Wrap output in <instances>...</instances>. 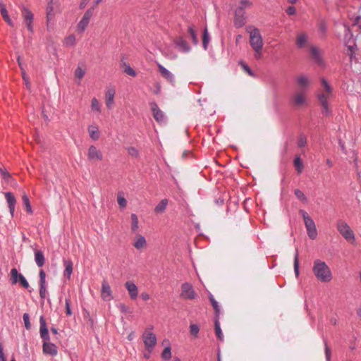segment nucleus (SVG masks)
<instances>
[{
  "instance_id": "obj_55",
  "label": "nucleus",
  "mask_w": 361,
  "mask_h": 361,
  "mask_svg": "<svg viewBox=\"0 0 361 361\" xmlns=\"http://www.w3.org/2000/svg\"><path fill=\"white\" fill-rule=\"evenodd\" d=\"M71 301L69 298H66V314L68 316L72 315V311L71 310Z\"/></svg>"
},
{
  "instance_id": "obj_58",
  "label": "nucleus",
  "mask_w": 361,
  "mask_h": 361,
  "mask_svg": "<svg viewBox=\"0 0 361 361\" xmlns=\"http://www.w3.org/2000/svg\"><path fill=\"white\" fill-rule=\"evenodd\" d=\"M53 8L51 6H49L47 8V18L48 20H51L54 17V13H52Z\"/></svg>"
},
{
  "instance_id": "obj_6",
  "label": "nucleus",
  "mask_w": 361,
  "mask_h": 361,
  "mask_svg": "<svg viewBox=\"0 0 361 361\" xmlns=\"http://www.w3.org/2000/svg\"><path fill=\"white\" fill-rule=\"evenodd\" d=\"M142 338L145 348L150 353L157 344V337L155 334L150 331L146 330L143 333Z\"/></svg>"
},
{
  "instance_id": "obj_23",
  "label": "nucleus",
  "mask_w": 361,
  "mask_h": 361,
  "mask_svg": "<svg viewBox=\"0 0 361 361\" xmlns=\"http://www.w3.org/2000/svg\"><path fill=\"white\" fill-rule=\"evenodd\" d=\"M43 352L45 354H49L52 356L57 354V348L54 343H49V341H44L43 343Z\"/></svg>"
},
{
  "instance_id": "obj_53",
  "label": "nucleus",
  "mask_w": 361,
  "mask_h": 361,
  "mask_svg": "<svg viewBox=\"0 0 361 361\" xmlns=\"http://www.w3.org/2000/svg\"><path fill=\"white\" fill-rule=\"evenodd\" d=\"M39 284H46V274L43 269H41L39 273Z\"/></svg>"
},
{
  "instance_id": "obj_20",
  "label": "nucleus",
  "mask_w": 361,
  "mask_h": 361,
  "mask_svg": "<svg viewBox=\"0 0 361 361\" xmlns=\"http://www.w3.org/2000/svg\"><path fill=\"white\" fill-rule=\"evenodd\" d=\"M102 298L104 300H110L112 298L110 286L106 280L102 283Z\"/></svg>"
},
{
  "instance_id": "obj_31",
  "label": "nucleus",
  "mask_w": 361,
  "mask_h": 361,
  "mask_svg": "<svg viewBox=\"0 0 361 361\" xmlns=\"http://www.w3.org/2000/svg\"><path fill=\"white\" fill-rule=\"evenodd\" d=\"M130 217H131V220H132L131 231L133 233H136L139 229L138 218H137V215L135 214H132Z\"/></svg>"
},
{
  "instance_id": "obj_16",
  "label": "nucleus",
  "mask_w": 361,
  "mask_h": 361,
  "mask_svg": "<svg viewBox=\"0 0 361 361\" xmlns=\"http://www.w3.org/2000/svg\"><path fill=\"white\" fill-rule=\"evenodd\" d=\"M245 12L241 8H237L235 11L234 24L236 27H241L245 25Z\"/></svg>"
},
{
  "instance_id": "obj_3",
  "label": "nucleus",
  "mask_w": 361,
  "mask_h": 361,
  "mask_svg": "<svg viewBox=\"0 0 361 361\" xmlns=\"http://www.w3.org/2000/svg\"><path fill=\"white\" fill-rule=\"evenodd\" d=\"M250 44L254 50L255 58L261 59L264 42L259 29L253 28L250 31Z\"/></svg>"
},
{
  "instance_id": "obj_64",
  "label": "nucleus",
  "mask_w": 361,
  "mask_h": 361,
  "mask_svg": "<svg viewBox=\"0 0 361 361\" xmlns=\"http://www.w3.org/2000/svg\"><path fill=\"white\" fill-rule=\"evenodd\" d=\"M3 18L10 26H13V23L8 15L4 16Z\"/></svg>"
},
{
  "instance_id": "obj_18",
  "label": "nucleus",
  "mask_w": 361,
  "mask_h": 361,
  "mask_svg": "<svg viewBox=\"0 0 361 361\" xmlns=\"http://www.w3.org/2000/svg\"><path fill=\"white\" fill-rule=\"evenodd\" d=\"M157 66L161 76L167 80L170 83L173 85L175 82V78L173 74L159 63H158Z\"/></svg>"
},
{
  "instance_id": "obj_7",
  "label": "nucleus",
  "mask_w": 361,
  "mask_h": 361,
  "mask_svg": "<svg viewBox=\"0 0 361 361\" xmlns=\"http://www.w3.org/2000/svg\"><path fill=\"white\" fill-rule=\"evenodd\" d=\"M291 102L295 107H301L306 105L307 92L295 90L292 95Z\"/></svg>"
},
{
  "instance_id": "obj_49",
  "label": "nucleus",
  "mask_w": 361,
  "mask_h": 361,
  "mask_svg": "<svg viewBox=\"0 0 361 361\" xmlns=\"http://www.w3.org/2000/svg\"><path fill=\"white\" fill-rule=\"evenodd\" d=\"M307 144V138L305 135H301L299 137L298 141V145L299 147H303Z\"/></svg>"
},
{
  "instance_id": "obj_26",
  "label": "nucleus",
  "mask_w": 361,
  "mask_h": 361,
  "mask_svg": "<svg viewBox=\"0 0 361 361\" xmlns=\"http://www.w3.org/2000/svg\"><path fill=\"white\" fill-rule=\"evenodd\" d=\"M35 260L37 265L39 267H41L44 265L45 259H44V254L41 250H35Z\"/></svg>"
},
{
  "instance_id": "obj_22",
  "label": "nucleus",
  "mask_w": 361,
  "mask_h": 361,
  "mask_svg": "<svg viewBox=\"0 0 361 361\" xmlns=\"http://www.w3.org/2000/svg\"><path fill=\"white\" fill-rule=\"evenodd\" d=\"M175 44L179 51L188 53L190 51L191 48L188 44V42L183 38V37H178L176 39Z\"/></svg>"
},
{
  "instance_id": "obj_2",
  "label": "nucleus",
  "mask_w": 361,
  "mask_h": 361,
  "mask_svg": "<svg viewBox=\"0 0 361 361\" xmlns=\"http://www.w3.org/2000/svg\"><path fill=\"white\" fill-rule=\"evenodd\" d=\"M312 272L316 279L323 283L331 281L333 276L329 267L321 259H315L312 267Z\"/></svg>"
},
{
  "instance_id": "obj_24",
  "label": "nucleus",
  "mask_w": 361,
  "mask_h": 361,
  "mask_svg": "<svg viewBox=\"0 0 361 361\" xmlns=\"http://www.w3.org/2000/svg\"><path fill=\"white\" fill-rule=\"evenodd\" d=\"M115 95V90L114 89H109L106 92V105L108 109H111L114 104V99Z\"/></svg>"
},
{
  "instance_id": "obj_46",
  "label": "nucleus",
  "mask_w": 361,
  "mask_h": 361,
  "mask_svg": "<svg viewBox=\"0 0 361 361\" xmlns=\"http://www.w3.org/2000/svg\"><path fill=\"white\" fill-rule=\"evenodd\" d=\"M199 331H200V329H199V326L197 324H190V334L192 336H197V335L199 333Z\"/></svg>"
},
{
  "instance_id": "obj_34",
  "label": "nucleus",
  "mask_w": 361,
  "mask_h": 361,
  "mask_svg": "<svg viewBox=\"0 0 361 361\" xmlns=\"http://www.w3.org/2000/svg\"><path fill=\"white\" fill-rule=\"evenodd\" d=\"M294 166L298 173H302L304 165L300 157H296L294 159Z\"/></svg>"
},
{
  "instance_id": "obj_33",
  "label": "nucleus",
  "mask_w": 361,
  "mask_h": 361,
  "mask_svg": "<svg viewBox=\"0 0 361 361\" xmlns=\"http://www.w3.org/2000/svg\"><path fill=\"white\" fill-rule=\"evenodd\" d=\"M117 202L121 208H125L127 205V201L124 197L123 192H118L117 195Z\"/></svg>"
},
{
  "instance_id": "obj_13",
  "label": "nucleus",
  "mask_w": 361,
  "mask_h": 361,
  "mask_svg": "<svg viewBox=\"0 0 361 361\" xmlns=\"http://www.w3.org/2000/svg\"><path fill=\"white\" fill-rule=\"evenodd\" d=\"M150 106L154 119L160 123H164L166 117L163 111L159 109L158 105L155 102H152Z\"/></svg>"
},
{
  "instance_id": "obj_39",
  "label": "nucleus",
  "mask_w": 361,
  "mask_h": 361,
  "mask_svg": "<svg viewBox=\"0 0 361 361\" xmlns=\"http://www.w3.org/2000/svg\"><path fill=\"white\" fill-rule=\"evenodd\" d=\"M188 33L191 37V39L194 44H197L198 43V39L196 34L195 30L192 28V27L190 26L188 27Z\"/></svg>"
},
{
  "instance_id": "obj_62",
  "label": "nucleus",
  "mask_w": 361,
  "mask_h": 361,
  "mask_svg": "<svg viewBox=\"0 0 361 361\" xmlns=\"http://www.w3.org/2000/svg\"><path fill=\"white\" fill-rule=\"evenodd\" d=\"M353 25H357L360 28H361V16H357L354 23Z\"/></svg>"
},
{
  "instance_id": "obj_30",
  "label": "nucleus",
  "mask_w": 361,
  "mask_h": 361,
  "mask_svg": "<svg viewBox=\"0 0 361 361\" xmlns=\"http://www.w3.org/2000/svg\"><path fill=\"white\" fill-rule=\"evenodd\" d=\"M308 36L305 33L298 34L296 39L297 46L300 48L302 47L307 42Z\"/></svg>"
},
{
  "instance_id": "obj_43",
  "label": "nucleus",
  "mask_w": 361,
  "mask_h": 361,
  "mask_svg": "<svg viewBox=\"0 0 361 361\" xmlns=\"http://www.w3.org/2000/svg\"><path fill=\"white\" fill-rule=\"evenodd\" d=\"M124 72L129 75L131 76H135L136 73L135 71L128 64L124 63Z\"/></svg>"
},
{
  "instance_id": "obj_25",
  "label": "nucleus",
  "mask_w": 361,
  "mask_h": 361,
  "mask_svg": "<svg viewBox=\"0 0 361 361\" xmlns=\"http://www.w3.org/2000/svg\"><path fill=\"white\" fill-rule=\"evenodd\" d=\"M310 52H311L312 56L314 61H315V63H317L319 66H322L323 61L320 56L319 49L315 47H311Z\"/></svg>"
},
{
  "instance_id": "obj_48",
  "label": "nucleus",
  "mask_w": 361,
  "mask_h": 361,
  "mask_svg": "<svg viewBox=\"0 0 361 361\" xmlns=\"http://www.w3.org/2000/svg\"><path fill=\"white\" fill-rule=\"evenodd\" d=\"M209 299H210V302L216 312V314H218L219 313V306L218 305V302L215 300V299L214 298V297L212 295H211L209 297Z\"/></svg>"
},
{
  "instance_id": "obj_56",
  "label": "nucleus",
  "mask_w": 361,
  "mask_h": 361,
  "mask_svg": "<svg viewBox=\"0 0 361 361\" xmlns=\"http://www.w3.org/2000/svg\"><path fill=\"white\" fill-rule=\"evenodd\" d=\"M128 153L131 157H136L138 155V151L133 147H130L127 149Z\"/></svg>"
},
{
  "instance_id": "obj_45",
  "label": "nucleus",
  "mask_w": 361,
  "mask_h": 361,
  "mask_svg": "<svg viewBox=\"0 0 361 361\" xmlns=\"http://www.w3.org/2000/svg\"><path fill=\"white\" fill-rule=\"evenodd\" d=\"M252 6V2L248 0H242L240 2V5L238 8H241L244 11L246 8H249Z\"/></svg>"
},
{
  "instance_id": "obj_52",
  "label": "nucleus",
  "mask_w": 361,
  "mask_h": 361,
  "mask_svg": "<svg viewBox=\"0 0 361 361\" xmlns=\"http://www.w3.org/2000/svg\"><path fill=\"white\" fill-rule=\"evenodd\" d=\"M85 75V71L80 67H78L75 71V76L79 79H81Z\"/></svg>"
},
{
  "instance_id": "obj_12",
  "label": "nucleus",
  "mask_w": 361,
  "mask_h": 361,
  "mask_svg": "<svg viewBox=\"0 0 361 361\" xmlns=\"http://www.w3.org/2000/svg\"><path fill=\"white\" fill-rule=\"evenodd\" d=\"M22 16L24 20V23L27 28V30L30 32H33V26H32V20H33V14L32 12L27 8L26 7L23 6L22 8Z\"/></svg>"
},
{
  "instance_id": "obj_1",
  "label": "nucleus",
  "mask_w": 361,
  "mask_h": 361,
  "mask_svg": "<svg viewBox=\"0 0 361 361\" xmlns=\"http://www.w3.org/2000/svg\"><path fill=\"white\" fill-rule=\"evenodd\" d=\"M322 87L318 90L317 97L322 106V114L326 116L331 115V111L329 108V101L334 96L333 88L325 78L321 79Z\"/></svg>"
},
{
  "instance_id": "obj_29",
  "label": "nucleus",
  "mask_w": 361,
  "mask_h": 361,
  "mask_svg": "<svg viewBox=\"0 0 361 361\" xmlns=\"http://www.w3.org/2000/svg\"><path fill=\"white\" fill-rule=\"evenodd\" d=\"M168 200L167 199H163L154 208V212L157 213V214H162L167 205H168Z\"/></svg>"
},
{
  "instance_id": "obj_51",
  "label": "nucleus",
  "mask_w": 361,
  "mask_h": 361,
  "mask_svg": "<svg viewBox=\"0 0 361 361\" xmlns=\"http://www.w3.org/2000/svg\"><path fill=\"white\" fill-rule=\"evenodd\" d=\"M23 318L25 328L27 329H30L31 325H30V322L29 314L27 313H25L23 316Z\"/></svg>"
},
{
  "instance_id": "obj_4",
  "label": "nucleus",
  "mask_w": 361,
  "mask_h": 361,
  "mask_svg": "<svg viewBox=\"0 0 361 361\" xmlns=\"http://www.w3.org/2000/svg\"><path fill=\"white\" fill-rule=\"evenodd\" d=\"M336 228L343 238L348 243L353 244L355 236L350 226L343 220L339 219L336 223Z\"/></svg>"
},
{
  "instance_id": "obj_17",
  "label": "nucleus",
  "mask_w": 361,
  "mask_h": 361,
  "mask_svg": "<svg viewBox=\"0 0 361 361\" xmlns=\"http://www.w3.org/2000/svg\"><path fill=\"white\" fill-rule=\"evenodd\" d=\"M39 323H40L39 333H40L41 338L43 339L44 341H49L50 337L49 335V331H48V328L46 324L45 319L43 316L40 317Z\"/></svg>"
},
{
  "instance_id": "obj_35",
  "label": "nucleus",
  "mask_w": 361,
  "mask_h": 361,
  "mask_svg": "<svg viewBox=\"0 0 361 361\" xmlns=\"http://www.w3.org/2000/svg\"><path fill=\"white\" fill-rule=\"evenodd\" d=\"M23 203L27 212L29 214H32V209L31 207L30 200L25 194L23 195Z\"/></svg>"
},
{
  "instance_id": "obj_59",
  "label": "nucleus",
  "mask_w": 361,
  "mask_h": 361,
  "mask_svg": "<svg viewBox=\"0 0 361 361\" xmlns=\"http://www.w3.org/2000/svg\"><path fill=\"white\" fill-rule=\"evenodd\" d=\"M295 8L294 6H289L287 9H286V13L288 15H290V16H292L293 14L295 13Z\"/></svg>"
},
{
  "instance_id": "obj_27",
  "label": "nucleus",
  "mask_w": 361,
  "mask_h": 361,
  "mask_svg": "<svg viewBox=\"0 0 361 361\" xmlns=\"http://www.w3.org/2000/svg\"><path fill=\"white\" fill-rule=\"evenodd\" d=\"M88 133L90 134V137L93 140H98V138L99 137V129H98L97 126H93V125L90 126L88 127Z\"/></svg>"
},
{
  "instance_id": "obj_37",
  "label": "nucleus",
  "mask_w": 361,
  "mask_h": 361,
  "mask_svg": "<svg viewBox=\"0 0 361 361\" xmlns=\"http://www.w3.org/2000/svg\"><path fill=\"white\" fill-rule=\"evenodd\" d=\"M209 42V35L207 31V29L205 28L203 32L202 36V46L204 50L207 49V46Z\"/></svg>"
},
{
  "instance_id": "obj_11",
  "label": "nucleus",
  "mask_w": 361,
  "mask_h": 361,
  "mask_svg": "<svg viewBox=\"0 0 361 361\" xmlns=\"http://www.w3.org/2000/svg\"><path fill=\"white\" fill-rule=\"evenodd\" d=\"M92 15L93 8H89L85 11L82 19L80 20L77 25L78 31L80 32L85 31V30L86 29L90 23V18H92Z\"/></svg>"
},
{
  "instance_id": "obj_36",
  "label": "nucleus",
  "mask_w": 361,
  "mask_h": 361,
  "mask_svg": "<svg viewBox=\"0 0 361 361\" xmlns=\"http://www.w3.org/2000/svg\"><path fill=\"white\" fill-rule=\"evenodd\" d=\"M298 249H296L295 250V255H294V264H293V267H294V272H295V274L296 276V277H298L299 276V259H298Z\"/></svg>"
},
{
  "instance_id": "obj_44",
  "label": "nucleus",
  "mask_w": 361,
  "mask_h": 361,
  "mask_svg": "<svg viewBox=\"0 0 361 361\" xmlns=\"http://www.w3.org/2000/svg\"><path fill=\"white\" fill-rule=\"evenodd\" d=\"M0 176H1L6 182H8L11 178V174L6 170L2 169L1 168H0Z\"/></svg>"
},
{
  "instance_id": "obj_50",
  "label": "nucleus",
  "mask_w": 361,
  "mask_h": 361,
  "mask_svg": "<svg viewBox=\"0 0 361 361\" xmlns=\"http://www.w3.org/2000/svg\"><path fill=\"white\" fill-rule=\"evenodd\" d=\"M243 69L250 76H254V73L252 72V71L250 69V68L244 62H240V63Z\"/></svg>"
},
{
  "instance_id": "obj_32",
  "label": "nucleus",
  "mask_w": 361,
  "mask_h": 361,
  "mask_svg": "<svg viewBox=\"0 0 361 361\" xmlns=\"http://www.w3.org/2000/svg\"><path fill=\"white\" fill-rule=\"evenodd\" d=\"M214 329H215V333H216V337L219 340L223 341L224 335H223L222 331H221V327H220L219 321V319L217 318H216V319L214 321Z\"/></svg>"
},
{
  "instance_id": "obj_42",
  "label": "nucleus",
  "mask_w": 361,
  "mask_h": 361,
  "mask_svg": "<svg viewBox=\"0 0 361 361\" xmlns=\"http://www.w3.org/2000/svg\"><path fill=\"white\" fill-rule=\"evenodd\" d=\"M171 357V348L166 347L161 353V357L164 360H169Z\"/></svg>"
},
{
  "instance_id": "obj_47",
  "label": "nucleus",
  "mask_w": 361,
  "mask_h": 361,
  "mask_svg": "<svg viewBox=\"0 0 361 361\" xmlns=\"http://www.w3.org/2000/svg\"><path fill=\"white\" fill-rule=\"evenodd\" d=\"M47 295L46 284H39V295L42 299H44Z\"/></svg>"
},
{
  "instance_id": "obj_63",
  "label": "nucleus",
  "mask_w": 361,
  "mask_h": 361,
  "mask_svg": "<svg viewBox=\"0 0 361 361\" xmlns=\"http://www.w3.org/2000/svg\"><path fill=\"white\" fill-rule=\"evenodd\" d=\"M3 18L10 26H13V23L8 15L4 16Z\"/></svg>"
},
{
  "instance_id": "obj_41",
  "label": "nucleus",
  "mask_w": 361,
  "mask_h": 361,
  "mask_svg": "<svg viewBox=\"0 0 361 361\" xmlns=\"http://www.w3.org/2000/svg\"><path fill=\"white\" fill-rule=\"evenodd\" d=\"M75 37L73 35H70L66 37L64 39V44L66 46L72 47L75 44Z\"/></svg>"
},
{
  "instance_id": "obj_61",
  "label": "nucleus",
  "mask_w": 361,
  "mask_h": 361,
  "mask_svg": "<svg viewBox=\"0 0 361 361\" xmlns=\"http://www.w3.org/2000/svg\"><path fill=\"white\" fill-rule=\"evenodd\" d=\"M118 307L122 312L126 313L128 312V307L125 304H120Z\"/></svg>"
},
{
  "instance_id": "obj_28",
  "label": "nucleus",
  "mask_w": 361,
  "mask_h": 361,
  "mask_svg": "<svg viewBox=\"0 0 361 361\" xmlns=\"http://www.w3.org/2000/svg\"><path fill=\"white\" fill-rule=\"evenodd\" d=\"M63 264L65 266V270H64V276L67 277L68 279H70L71 275L73 272V263L70 260H64Z\"/></svg>"
},
{
  "instance_id": "obj_60",
  "label": "nucleus",
  "mask_w": 361,
  "mask_h": 361,
  "mask_svg": "<svg viewBox=\"0 0 361 361\" xmlns=\"http://www.w3.org/2000/svg\"><path fill=\"white\" fill-rule=\"evenodd\" d=\"M154 94H159L161 92V85L159 83L155 84L154 90H153Z\"/></svg>"
},
{
  "instance_id": "obj_54",
  "label": "nucleus",
  "mask_w": 361,
  "mask_h": 361,
  "mask_svg": "<svg viewBox=\"0 0 361 361\" xmlns=\"http://www.w3.org/2000/svg\"><path fill=\"white\" fill-rule=\"evenodd\" d=\"M324 345H325V355H326V361H331V350L327 345V343L326 341H324Z\"/></svg>"
},
{
  "instance_id": "obj_14",
  "label": "nucleus",
  "mask_w": 361,
  "mask_h": 361,
  "mask_svg": "<svg viewBox=\"0 0 361 361\" xmlns=\"http://www.w3.org/2000/svg\"><path fill=\"white\" fill-rule=\"evenodd\" d=\"M87 157L90 161L102 160L103 154L95 146L91 145L88 149Z\"/></svg>"
},
{
  "instance_id": "obj_21",
  "label": "nucleus",
  "mask_w": 361,
  "mask_h": 361,
  "mask_svg": "<svg viewBox=\"0 0 361 361\" xmlns=\"http://www.w3.org/2000/svg\"><path fill=\"white\" fill-rule=\"evenodd\" d=\"M147 245V241L145 238L139 234L137 233L134 238V242H133V246L137 250H141L144 247H145Z\"/></svg>"
},
{
  "instance_id": "obj_40",
  "label": "nucleus",
  "mask_w": 361,
  "mask_h": 361,
  "mask_svg": "<svg viewBox=\"0 0 361 361\" xmlns=\"http://www.w3.org/2000/svg\"><path fill=\"white\" fill-rule=\"evenodd\" d=\"M294 194L296 196V197L300 200V201L303 202H307V198L305 195V194L299 189H295L294 191Z\"/></svg>"
},
{
  "instance_id": "obj_19",
  "label": "nucleus",
  "mask_w": 361,
  "mask_h": 361,
  "mask_svg": "<svg viewBox=\"0 0 361 361\" xmlns=\"http://www.w3.org/2000/svg\"><path fill=\"white\" fill-rule=\"evenodd\" d=\"M125 287L127 289L129 296L132 300L137 298L138 295V288L133 281H127L125 283Z\"/></svg>"
},
{
  "instance_id": "obj_10",
  "label": "nucleus",
  "mask_w": 361,
  "mask_h": 361,
  "mask_svg": "<svg viewBox=\"0 0 361 361\" xmlns=\"http://www.w3.org/2000/svg\"><path fill=\"white\" fill-rule=\"evenodd\" d=\"M296 90L307 92V89L310 85L309 78L305 75H300L295 78Z\"/></svg>"
},
{
  "instance_id": "obj_8",
  "label": "nucleus",
  "mask_w": 361,
  "mask_h": 361,
  "mask_svg": "<svg viewBox=\"0 0 361 361\" xmlns=\"http://www.w3.org/2000/svg\"><path fill=\"white\" fill-rule=\"evenodd\" d=\"M11 281L13 284H16L19 282L23 288H29V283L25 276L23 274H19L16 268L11 270Z\"/></svg>"
},
{
  "instance_id": "obj_38",
  "label": "nucleus",
  "mask_w": 361,
  "mask_h": 361,
  "mask_svg": "<svg viewBox=\"0 0 361 361\" xmlns=\"http://www.w3.org/2000/svg\"><path fill=\"white\" fill-rule=\"evenodd\" d=\"M91 109L98 113L101 112V106L99 101L96 98H93L91 101Z\"/></svg>"
},
{
  "instance_id": "obj_5",
  "label": "nucleus",
  "mask_w": 361,
  "mask_h": 361,
  "mask_svg": "<svg viewBox=\"0 0 361 361\" xmlns=\"http://www.w3.org/2000/svg\"><path fill=\"white\" fill-rule=\"evenodd\" d=\"M299 213L303 218L308 237L314 240L317 236V230L314 221L305 210L300 209Z\"/></svg>"
},
{
  "instance_id": "obj_57",
  "label": "nucleus",
  "mask_w": 361,
  "mask_h": 361,
  "mask_svg": "<svg viewBox=\"0 0 361 361\" xmlns=\"http://www.w3.org/2000/svg\"><path fill=\"white\" fill-rule=\"evenodd\" d=\"M0 12L2 17L8 15L6 6L2 1H0Z\"/></svg>"
},
{
  "instance_id": "obj_9",
  "label": "nucleus",
  "mask_w": 361,
  "mask_h": 361,
  "mask_svg": "<svg viewBox=\"0 0 361 361\" xmlns=\"http://www.w3.org/2000/svg\"><path fill=\"white\" fill-rule=\"evenodd\" d=\"M180 297L187 300H192L197 297V293L190 283H184L182 284Z\"/></svg>"
},
{
  "instance_id": "obj_15",
  "label": "nucleus",
  "mask_w": 361,
  "mask_h": 361,
  "mask_svg": "<svg viewBox=\"0 0 361 361\" xmlns=\"http://www.w3.org/2000/svg\"><path fill=\"white\" fill-rule=\"evenodd\" d=\"M5 197L6 202L8 203V207L9 209V212L11 216L13 217L14 216V212L16 208V200L13 194L11 192H5Z\"/></svg>"
}]
</instances>
